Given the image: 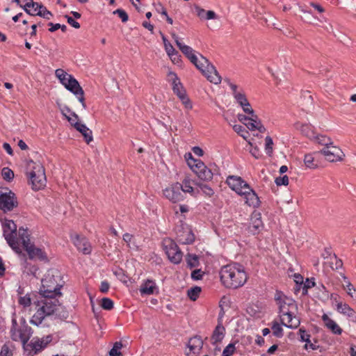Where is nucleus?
Segmentation results:
<instances>
[{"label": "nucleus", "instance_id": "f257e3e1", "mask_svg": "<svg viewBox=\"0 0 356 356\" xmlns=\"http://www.w3.org/2000/svg\"><path fill=\"white\" fill-rule=\"evenodd\" d=\"M35 312L32 316L31 323L38 325L47 316L56 315L59 318H66L67 312L59 302L56 296L41 294L39 293L36 300H33Z\"/></svg>", "mask_w": 356, "mask_h": 356}, {"label": "nucleus", "instance_id": "f03ea898", "mask_svg": "<svg viewBox=\"0 0 356 356\" xmlns=\"http://www.w3.org/2000/svg\"><path fill=\"white\" fill-rule=\"evenodd\" d=\"M172 37L181 52L202 72L211 83L218 84L221 82V76L207 58L201 54H199V57L197 56L194 54V50L191 47L181 43L176 34L172 33Z\"/></svg>", "mask_w": 356, "mask_h": 356}, {"label": "nucleus", "instance_id": "7ed1b4c3", "mask_svg": "<svg viewBox=\"0 0 356 356\" xmlns=\"http://www.w3.org/2000/svg\"><path fill=\"white\" fill-rule=\"evenodd\" d=\"M220 277L222 284L226 288L237 289L245 284L248 275L243 266L233 263L220 268Z\"/></svg>", "mask_w": 356, "mask_h": 356}, {"label": "nucleus", "instance_id": "20e7f679", "mask_svg": "<svg viewBox=\"0 0 356 356\" xmlns=\"http://www.w3.org/2000/svg\"><path fill=\"white\" fill-rule=\"evenodd\" d=\"M275 298L279 305L280 318L282 324L291 329L297 328L300 324V321L293 315V311L297 309V305L295 301L280 291L276 293Z\"/></svg>", "mask_w": 356, "mask_h": 356}, {"label": "nucleus", "instance_id": "39448f33", "mask_svg": "<svg viewBox=\"0 0 356 356\" xmlns=\"http://www.w3.org/2000/svg\"><path fill=\"white\" fill-rule=\"evenodd\" d=\"M226 182L232 190L239 195L243 196L245 202L248 206L256 208L260 205V201L256 193L241 177L230 175L227 177Z\"/></svg>", "mask_w": 356, "mask_h": 356}, {"label": "nucleus", "instance_id": "423d86ee", "mask_svg": "<svg viewBox=\"0 0 356 356\" xmlns=\"http://www.w3.org/2000/svg\"><path fill=\"white\" fill-rule=\"evenodd\" d=\"M63 282L58 270L54 269L49 270L42 280L40 293L56 297L58 296H60L61 293L60 290L63 285Z\"/></svg>", "mask_w": 356, "mask_h": 356}, {"label": "nucleus", "instance_id": "0eeeda50", "mask_svg": "<svg viewBox=\"0 0 356 356\" xmlns=\"http://www.w3.org/2000/svg\"><path fill=\"white\" fill-rule=\"evenodd\" d=\"M29 176L33 190L38 191L45 186L46 176L44 168L40 163L30 161L29 163Z\"/></svg>", "mask_w": 356, "mask_h": 356}, {"label": "nucleus", "instance_id": "6e6552de", "mask_svg": "<svg viewBox=\"0 0 356 356\" xmlns=\"http://www.w3.org/2000/svg\"><path fill=\"white\" fill-rule=\"evenodd\" d=\"M3 235L9 245L17 253H21L20 236H17V225L13 220H6L3 225Z\"/></svg>", "mask_w": 356, "mask_h": 356}, {"label": "nucleus", "instance_id": "1a4fd4ad", "mask_svg": "<svg viewBox=\"0 0 356 356\" xmlns=\"http://www.w3.org/2000/svg\"><path fill=\"white\" fill-rule=\"evenodd\" d=\"M19 236L21 238V243L29 254L30 259L38 258L40 259H45L47 258L45 252L42 249L37 248L31 243L29 235L28 234L26 229L20 227Z\"/></svg>", "mask_w": 356, "mask_h": 356}, {"label": "nucleus", "instance_id": "9d476101", "mask_svg": "<svg viewBox=\"0 0 356 356\" xmlns=\"http://www.w3.org/2000/svg\"><path fill=\"white\" fill-rule=\"evenodd\" d=\"M10 334L13 340L20 341L24 345L29 340L31 337V327L26 325H19L15 319L12 320Z\"/></svg>", "mask_w": 356, "mask_h": 356}, {"label": "nucleus", "instance_id": "9b49d317", "mask_svg": "<svg viewBox=\"0 0 356 356\" xmlns=\"http://www.w3.org/2000/svg\"><path fill=\"white\" fill-rule=\"evenodd\" d=\"M188 163L201 180L209 181L213 179V174L212 171L202 161L191 158Z\"/></svg>", "mask_w": 356, "mask_h": 356}, {"label": "nucleus", "instance_id": "f8f14e48", "mask_svg": "<svg viewBox=\"0 0 356 356\" xmlns=\"http://www.w3.org/2000/svg\"><path fill=\"white\" fill-rule=\"evenodd\" d=\"M163 247L169 260L172 263L178 264L181 261L183 253L174 241L170 238L165 239Z\"/></svg>", "mask_w": 356, "mask_h": 356}, {"label": "nucleus", "instance_id": "ddd939ff", "mask_svg": "<svg viewBox=\"0 0 356 356\" xmlns=\"http://www.w3.org/2000/svg\"><path fill=\"white\" fill-rule=\"evenodd\" d=\"M318 153L322 154L325 159L330 163L340 162L345 158V154L342 149L334 143L329 147H323Z\"/></svg>", "mask_w": 356, "mask_h": 356}, {"label": "nucleus", "instance_id": "4468645a", "mask_svg": "<svg viewBox=\"0 0 356 356\" xmlns=\"http://www.w3.org/2000/svg\"><path fill=\"white\" fill-rule=\"evenodd\" d=\"M163 196L172 203L183 201L185 196L181 192V183L175 182L168 186L163 190Z\"/></svg>", "mask_w": 356, "mask_h": 356}, {"label": "nucleus", "instance_id": "2eb2a0df", "mask_svg": "<svg viewBox=\"0 0 356 356\" xmlns=\"http://www.w3.org/2000/svg\"><path fill=\"white\" fill-rule=\"evenodd\" d=\"M17 206L15 195L9 191L0 194V209L3 211H11Z\"/></svg>", "mask_w": 356, "mask_h": 356}, {"label": "nucleus", "instance_id": "dca6fc26", "mask_svg": "<svg viewBox=\"0 0 356 356\" xmlns=\"http://www.w3.org/2000/svg\"><path fill=\"white\" fill-rule=\"evenodd\" d=\"M176 234L177 240L181 244H191L195 240L192 230L187 225L177 228Z\"/></svg>", "mask_w": 356, "mask_h": 356}, {"label": "nucleus", "instance_id": "f3484780", "mask_svg": "<svg viewBox=\"0 0 356 356\" xmlns=\"http://www.w3.org/2000/svg\"><path fill=\"white\" fill-rule=\"evenodd\" d=\"M52 340L51 335H47L42 339H37L32 340L31 342L27 345L26 350H30V353L37 354L43 350Z\"/></svg>", "mask_w": 356, "mask_h": 356}, {"label": "nucleus", "instance_id": "a211bd4d", "mask_svg": "<svg viewBox=\"0 0 356 356\" xmlns=\"http://www.w3.org/2000/svg\"><path fill=\"white\" fill-rule=\"evenodd\" d=\"M203 346V341L200 337H194L188 341V348L189 352L187 353L188 356H193L198 354Z\"/></svg>", "mask_w": 356, "mask_h": 356}, {"label": "nucleus", "instance_id": "6ab92c4d", "mask_svg": "<svg viewBox=\"0 0 356 356\" xmlns=\"http://www.w3.org/2000/svg\"><path fill=\"white\" fill-rule=\"evenodd\" d=\"M245 125L252 131L258 130L261 133L266 131L265 127L262 125L256 114L250 115V120L247 123H245Z\"/></svg>", "mask_w": 356, "mask_h": 356}, {"label": "nucleus", "instance_id": "aec40b11", "mask_svg": "<svg viewBox=\"0 0 356 356\" xmlns=\"http://www.w3.org/2000/svg\"><path fill=\"white\" fill-rule=\"evenodd\" d=\"M294 127L311 140L315 136L316 133L314 131L312 126L309 124H302L298 122L294 124Z\"/></svg>", "mask_w": 356, "mask_h": 356}, {"label": "nucleus", "instance_id": "412c9836", "mask_svg": "<svg viewBox=\"0 0 356 356\" xmlns=\"http://www.w3.org/2000/svg\"><path fill=\"white\" fill-rule=\"evenodd\" d=\"M225 328L222 325L221 321H219L218 324L213 330L212 336L211 337V343L216 344L220 342L225 337Z\"/></svg>", "mask_w": 356, "mask_h": 356}, {"label": "nucleus", "instance_id": "4be33fe9", "mask_svg": "<svg viewBox=\"0 0 356 356\" xmlns=\"http://www.w3.org/2000/svg\"><path fill=\"white\" fill-rule=\"evenodd\" d=\"M263 227L261 215L260 213H253L250 218V229L252 232L256 233Z\"/></svg>", "mask_w": 356, "mask_h": 356}, {"label": "nucleus", "instance_id": "5701e85b", "mask_svg": "<svg viewBox=\"0 0 356 356\" xmlns=\"http://www.w3.org/2000/svg\"><path fill=\"white\" fill-rule=\"evenodd\" d=\"M229 86L232 90V95L236 99V102L240 105V106H243V104H246L248 102L245 92L243 90L238 91L237 90L238 87L236 85L229 83Z\"/></svg>", "mask_w": 356, "mask_h": 356}, {"label": "nucleus", "instance_id": "b1692460", "mask_svg": "<svg viewBox=\"0 0 356 356\" xmlns=\"http://www.w3.org/2000/svg\"><path fill=\"white\" fill-rule=\"evenodd\" d=\"M322 319L326 327L331 330L333 334H341L342 333V329L334 321L329 318L327 314H323Z\"/></svg>", "mask_w": 356, "mask_h": 356}, {"label": "nucleus", "instance_id": "393cba45", "mask_svg": "<svg viewBox=\"0 0 356 356\" xmlns=\"http://www.w3.org/2000/svg\"><path fill=\"white\" fill-rule=\"evenodd\" d=\"M194 9L197 16L200 19H214L217 18V15L216 13L213 10L206 11L204 9L202 8L198 5H194Z\"/></svg>", "mask_w": 356, "mask_h": 356}, {"label": "nucleus", "instance_id": "a878e982", "mask_svg": "<svg viewBox=\"0 0 356 356\" xmlns=\"http://www.w3.org/2000/svg\"><path fill=\"white\" fill-rule=\"evenodd\" d=\"M40 5V3L33 1V0H28L25 4L20 5V7L29 15L38 16V11Z\"/></svg>", "mask_w": 356, "mask_h": 356}, {"label": "nucleus", "instance_id": "bb28decb", "mask_svg": "<svg viewBox=\"0 0 356 356\" xmlns=\"http://www.w3.org/2000/svg\"><path fill=\"white\" fill-rule=\"evenodd\" d=\"M193 184H195V183L188 177H186L183 179L182 183H181V192L184 195L185 193H189L191 195L195 196L199 193V191L195 190L193 187Z\"/></svg>", "mask_w": 356, "mask_h": 356}, {"label": "nucleus", "instance_id": "cd10ccee", "mask_svg": "<svg viewBox=\"0 0 356 356\" xmlns=\"http://www.w3.org/2000/svg\"><path fill=\"white\" fill-rule=\"evenodd\" d=\"M75 129L82 134L87 144L93 140L92 132L86 124L80 122L75 124Z\"/></svg>", "mask_w": 356, "mask_h": 356}, {"label": "nucleus", "instance_id": "c85d7f7f", "mask_svg": "<svg viewBox=\"0 0 356 356\" xmlns=\"http://www.w3.org/2000/svg\"><path fill=\"white\" fill-rule=\"evenodd\" d=\"M156 289L157 287L155 282L151 280H147L141 284L140 292L142 295H152L154 293V291Z\"/></svg>", "mask_w": 356, "mask_h": 356}, {"label": "nucleus", "instance_id": "c756f323", "mask_svg": "<svg viewBox=\"0 0 356 356\" xmlns=\"http://www.w3.org/2000/svg\"><path fill=\"white\" fill-rule=\"evenodd\" d=\"M74 243L78 250L81 251L83 253L86 254L90 253L91 247L85 238H80L77 236Z\"/></svg>", "mask_w": 356, "mask_h": 356}, {"label": "nucleus", "instance_id": "7c9ffc66", "mask_svg": "<svg viewBox=\"0 0 356 356\" xmlns=\"http://www.w3.org/2000/svg\"><path fill=\"white\" fill-rule=\"evenodd\" d=\"M315 143L323 146V147H329L332 145L334 142L331 138L321 134H315L314 138L312 139Z\"/></svg>", "mask_w": 356, "mask_h": 356}, {"label": "nucleus", "instance_id": "2f4dec72", "mask_svg": "<svg viewBox=\"0 0 356 356\" xmlns=\"http://www.w3.org/2000/svg\"><path fill=\"white\" fill-rule=\"evenodd\" d=\"M300 340L302 341L306 342L305 345V348L307 350L308 348H311L312 350H316L317 346L312 343L310 341V334H308L305 330L300 328L299 330Z\"/></svg>", "mask_w": 356, "mask_h": 356}, {"label": "nucleus", "instance_id": "473e14b6", "mask_svg": "<svg viewBox=\"0 0 356 356\" xmlns=\"http://www.w3.org/2000/svg\"><path fill=\"white\" fill-rule=\"evenodd\" d=\"M337 309L339 312L346 315L348 317H353L355 314L354 310L346 303L338 302L337 305Z\"/></svg>", "mask_w": 356, "mask_h": 356}, {"label": "nucleus", "instance_id": "72a5a7b5", "mask_svg": "<svg viewBox=\"0 0 356 356\" xmlns=\"http://www.w3.org/2000/svg\"><path fill=\"white\" fill-rule=\"evenodd\" d=\"M55 74L65 87H66L68 80L72 76L62 69H57L55 71Z\"/></svg>", "mask_w": 356, "mask_h": 356}, {"label": "nucleus", "instance_id": "f704fd0d", "mask_svg": "<svg viewBox=\"0 0 356 356\" xmlns=\"http://www.w3.org/2000/svg\"><path fill=\"white\" fill-rule=\"evenodd\" d=\"M65 88L72 92L74 95L75 92H78V91L82 90V88L80 86L78 81L73 76L68 80Z\"/></svg>", "mask_w": 356, "mask_h": 356}, {"label": "nucleus", "instance_id": "c9c22d12", "mask_svg": "<svg viewBox=\"0 0 356 356\" xmlns=\"http://www.w3.org/2000/svg\"><path fill=\"white\" fill-rule=\"evenodd\" d=\"M282 325V323H279L277 321H273L271 323V329L273 331V334L275 337L282 338L284 336V332Z\"/></svg>", "mask_w": 356, "mask_h": 356}, {"label": "nucleus", "instance_id": "e433bc0d", "mask_svg": "<svg viewBox=\"0 0 356 356\" xmlns=\"http://www.w3.org/2000/svg\"><path fill=\"white\" fill-rule=\"evenodd\" d=\"M314 154L315 153L307 154H305V158H304L305 165L307 168H311V169H315V168H318V164H317V163L315 162V160H314Z\"/></svg>", "mask_w": 356, "mask_h": 356}, {"label": "nucleus", "instance_id": "4c0bfd02", "mask_svg": "<svg viewBox=\"0 0 356 356\" xmlns=\"http://www.w3.org/2000/svg\"><path fill=\"white\" fill-rule=\"evenodd\" d=\"M195 185L198 186L202 190V191L209 197H211L214 194L213 190L207 184L201 182H195Z\"/></svg>", "mask_w": 356, "mask_h": 356}, {"label": "nucleus", "instance_id": "58836bf2", "mask_svg": "<svg viewBox=\"0 0 356 356\" xmlns=\"http://www.w3.org/2000/svg\"><path fill=\"white\" fill-rule=\"evenodd\" d=\"M122 348V343L120 341H117L114 343L113 348L109 351L110 356H123L120 350Z\"/></svg>", "mask_w": 356, "mask_h": 356}, {"label": "nucleus", "instance_id": "ea45409f", "mask_svg": "<svg viewBox=\"0 0 356 356\" xmlns=\"http://www.w3.org/2000/svg\"><path fill=\"white\" fill-rule=\"evenodd\" d=\"M201 292L200 286H194L188 290L187 294L189 298L193 301L196 300Z\"/></svg>", "mask_w": 356, "mask_h": 356}, {"label": "nucleus", "instance_id": "a19ab883", "mask_svg": "<svg viewBox=\"0 0 356 356\" xmlns=\"http://www.w3.org/2000/svg\"><path fill=\"white\" fill-rule=\"evenodd\" d=\"M233 129L234 130L235 132L239 134L245 140H247V138L249 136L248 131H246L245 129L242 125L235 124L233 126Z\"/></svg>", "mask_w": 356, "mask_h": 356}, {"label": "nucleus", "instance_id": "79ce46f5", "mask_svg": "<svg viewBox=\"0 0 356 356\" xmlns=\"http://www.w3.org/2000/svg\"><path fill=\"white\" fill-rule=\"evenodd\" d=\"M37 297H38V296H35L34 298H32L30 297V296L28 295L20 297L19 299V303L24 307L29 306L31 304L33 305V300H36Z\"/></svg>", "mask_w": 356, "mask_h": 356}, {"label": "nucleus", "instance_id": "37998d69", "mask_svg": "<svg viewBox=\"0 0 356 356\" xmlns=\"http://www.w3.org/2000/svg\"><path fill=\"white\" fill-rule=\"evenodd\" d=\"M38 16L42 17L47 19H50L52 17V14L49 11L45 6L42 4L39 6V10L38 11Z\"/></svg>", "mask_w": 356, "mask_h": 356}, {"label": "nucleus", "instance_id": "c03bdc74", "mask_svg": "<svg viewBox=\"0 0 356 356\" xmlns=\"http://www.w3.org/2000/svg\"><path fill=\"white\" fill-rule=\"evenodd\" d=\"M188 266L191 268L196 267L199 264L198 257L196 255L188 254L186 257Z\"/></svg>", "mask_w": 356, "mask_h": 356}, {"label": "nucleus", "instance_id": "a18cd8bd", "mask_svg": "<svg viewBox=\"0 0 356 356\" xmlns=\"http://www.w3.org/2000/svg\"><path fill=\"white\" fill-rule=\"evenodd\" d=\"M63 115L66 118L67 121L70 123L72 126H73L75 128V124H79L80 122L79 120V116L74 112L72 113V117L68 116L66 115V113L64 112V110H61Z\"/></svg>", "mask_w": 356, "mask_h": 356}, {"label": "nucleus", "instance_id": "49530a36", "mask_svg": "<svg viewBox=\"0 0 356 356\" xmlns=\"http://www.w3.org/2000/svg\"><path fill=\"white\" fill-rule=\"evenodd\" d=\"M3 179L10 181L14 178V172L8 168H3L1 172Z\"/></svg>", "mask_w": 356, "mask_h": 356}, {"label": "nucleus", "instance_id": "de8ad7c7", "mask_svg": "<svg viewBox=\"0 0 356 356\" xmlns=\"http://www.w3.org/2000/svg\"><path fill=\"white\" fill-rule=\"evenodd\" d=\"M265 150L268 156H271L273 153V139L270 136H266L265 138Z\"/></svg>", "mask_w": 356, "mask_h": 356}, {"label": "nucleus", "instance_id": "09e8293b", "mask_svg": "<svg viewBox=\"0 0 356 356\" xmlns=\"http://www.w3.org/2000/svg\"><path fill=\"white\" fill-rule=\"evenodd\" d=\"M173 92L178 96V97H181L182 95L186 94L185 90L183 89L182 85L180 82L177 83H175L172 86Z\"/></svg>", "mask_w": 356, "mask_h": 356}, {"label": "nucleus", "instance_id": "8fccbe9b", "mask_svg": "<svg viewBox=\"0 0 356 356\" xmlns=\"http://www.w3.org/2000/svg\"><path fill=\"white\" fill-rule=\"evenodd\" d=\"M101 306L106 310H111L113 308V302L108 298L102 299Z\"/></svg>", "mask_w": 356, "mask_h": 356}, {"label": "nucleus", "instance_id": "3c124183", "mask_svg": "<svg viewBox=\"0 0 356 356\" xmlns=\"http://www.w3.org/2000/svg\"><path fill=\"white\" fill-rule=\"evenodd\" d=\"M161 36L167 54H170V52H171L174 54L173 55H176V53L175 52V48L172 47V45L167 40L166 38L163 34H161Z\"/></svg>", "mask_w": 356, "mask_h": 356}, {"label": "nucleus", "instance_id": "603ef678", "mask_svg": "<svg viewBox=\"0 0 356 356\" xmlns=\"http://www.w3.org/2000/svg\"><path fill=\"white\" fill-rule=\"evenodd\" d=\"M236 350L234 343H229L222 351V356H231Z\"/></svg>", "mask_w": 356, "mask_h": 356}, {"label": "nucleus", "instance_id": "864d4df0", "mask_svg": "<svg viewBox=\"0 0 356 356\" xmlns=\"http://www.w3.org/2000/svg\"><path fill=\"white\" fill-rule=\"evenodd\" d=\"M315 286V282L314 279L309 280L307 279L305 282L304 283V286L302 289V294L305 295L307 293V289L312 288Z\"/></svg>", "mask_w": 356, "mask_h": 356}, {"label": "nucleus", "instance_id": "5fc2aeb1", "mask_svg": "<svg viewBox=\"0 0 356 356\" xmlns=\"http://www.w3.org/2000/svg\"><path fill=\"white\" fill-rule=\"evenodd\" d=\"M275 182L277 186H287L289 184V177L287 175L277 177Z\"/></svg>", "mask_w": 356, "mask_h": 356}, {"label": "nucleus", "instance_id": "6e6d98bb", "mask_svg": "<svg viewBox=\"0 0 356 356\" xmlns=\"http://www.w3.org/2000/svg\"><path fill=\"white\" fill-rule=\"evenodd\" d=\"M114 14H118L119 17L122 19V22H126L128 21L129 17L127 13L122 10V9H117L113 12Z\"/></svg>", "mask_w": 356, "mask_h": 356}, {"label": "nucleus", "instance_id": "4d7b16f0", "mask_svg": "<svg viewBox=\"0 0 356 356\" xmlns=\"http://www.w3.org/2000/svg\"><path fill=\"white\" fill-rule=\"evenodd\" d=\"M179 99L186 108L191 109L193 108L192 103L186 94L179 97Z\"/></svg>", "mask_w": 356, "mask_h": 356}, {"label": "nucleus", "instance_id": "13d9d810", "mask_svg": "<svg viewBox=\"0 0 356 356\" xmlns=\"http://www.w3.org/2000/svg\"><path fill=\"white\" fill-rule=\"evenodd\" d=\"M74 95L76 96L79 101L81 103V105L84 109L86 108V104L85 103V98H84V91L82 89L81 90L78 91V92H75Z\"/></svg>", "mask_w": 356, "mask_h": 356}, {"label": "nucleus", "instance_id": "bf43d9fd", "mask_svg": "<svg viewBox=\"0 0 356 356\" xmlns=\"http://www.w3.org/2000/svg\"><path fill=\"white\" fill-rule=\"evenodd\" d=\"M345 289H346L348 294L350 297H352V298L355 297L356 298V290H355V289L354 288L353 285L351 283L348 282L346 284Z\"/></svg>", "mask_w": 356, "mask_h": 356}, {"label": "nucleus", "instance_id": "052dcab7", "mask_svg": "<svg viewBox=\"0 0 356 356\" xmlns=\"http://www.w3.org/2000/svg\"><path fill=\"white\" fill-rule=\"evenodd\" d=\"M241 108H242L243 111H244V113H245L250 115H252L255 114L254 111L252 109L249 102H247V103L245 104H243V106H241Z\"/></svg>", "mask_w": 356, "mask_h": 356}, {"label": "nucleus", "instance_id": "680f3d73", "mask_svg": "<svg viewBox=\"0 0 356 356\" xmlns=\"http://www.w3.org/2000/svg\"><path fill=\"white\" fill-rule=\"evenodd\" d=\"M168 81L172 82V86L175 83H177L179 81V78L177 77V74L173 72H169L168 74Z\"/></svg>", "mask_w": 356, "mask_h": 356}, {"label": "nucleus", "instance_id": "e2e57ef3", "mask_svg": "<svg viewBox=\"0 0 356 356\" xmlns=\"http://www.w3.org/2000/svg\"><path fill=\"white\" fill-rule=\"evenodd\" d=\"M203 276V273L201 270H195L191 273V277L194 280H202Z\"/></svg>", "mask_w": 356, "mask_h": 356}, {"label": "nucleus", "instance_id": "0e129e2a", "mask_svg": "<svg viewBox=\"0 0 356 356\" xmlns=\"http://www.w3.org/2000/svg\"><path fill=\"white\" fill-rule=\"evenodd\" d=\"M12 352L7 345H3L0 353L1 356H12Z\"/></svg>", "mask_w": 356, "mask_h": 356}, {"label": "nucleus", "instance_id": "69168bd1", "mask_svg": "<svg viewBox=\"0 0 356 356\" xmlns=\"http://www.w3.org/2000/svg\"><path fill=\"white\" fill-rule=\"evenodd\" d=\"M65 17L67 18L68 24H70L72 26H73L75 29L80 28L79 23L76 22L72 17H69L67 15H66Z\"/></svg>", "mask_w": 356, "mask_h": 356}, {"label": "nucleus", "instance_id": "338daca9", "mask_svg": "<svg viewBox=\"0 0 356 356\" xmlns=\"http://www.w3.org/2000/svg\"><path fill=\"white\" fill-rule=\"evenodd\" d=\"M175 52L176 53V56L175 54L173 55L174 54L173 53H171L170 52V54H168V55L170 56L171 60L174 63H178L179 61V53L177 51H176L175 49Z\"/></svg>", "mask_w": 356, "mask_h": 356}, {"label": "nucleus", "instance_id": "774afa93", "mask_svg": "<svg viewBox=\"0 0 356 356\" xmlns=\"http://www.w3.org/2000/svg\"><path fill=\"white\" fill-rule=\"evenodd\" d=\"M110 285L106 281L101 282L100 291L102 293H106L109 289Z\"/></svg>", "mask_w": 356, "mask_h": 356}]
</instances>
